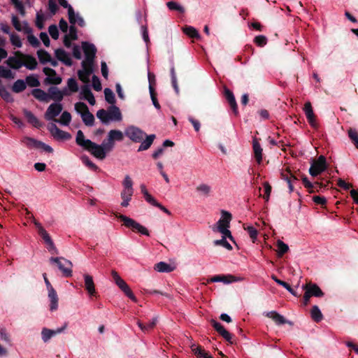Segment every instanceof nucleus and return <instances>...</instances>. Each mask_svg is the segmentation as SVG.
<instances>
[{"label": "nucleus", "instance_id": "f257e3e1", "mask_svg": "<svg viewBox=\"0 0 358 358\" xmlns=\"http://www.w3.org/2000/svg\"><path fill=\"white\" fill-rule=\"evenodd\" d=\"M125 135L134 142H141L138 149V152L148 150L155 138V134H150L147 136L146 138L143 141L145 136V134L141 129L134 126L128 127L125 129Z\"/></svg>", "mask_w": 358, "mask_h": 358}, {"label": "nucleus", "instance_id": "f03ea898", "mask_svg": "<svg viewBox=\"0 0 358 358\" xmlns=\"http://www.w3.org/2000/svg\"><path fill=\"white\" fill-rule=\"evenodd\" d=\"M76 141L78 145L90 152L96 158L99 159H104L103 152H102L101 148L99 147V145L96 144L89 139H85L84 134L81 130L78 131Z\"/></svg>", "mask_w": 358, "mask_h": 358}, {"label": "nucleus", "instance_id": "7ed1b4c3", "mask_svg": "<svg viewBox=\"0 0 358 358\" xmlns=\"http://www.w3.org/2000/svg\"><path fill=\"white\" fill-rule=\"evenodd\" d=\"M96 116L105 124H108L110 122H120L122 120L120 108L115 105L110 106L107 110H99L96 113Z\"/></svg>", "mask_w": 358, "mask_h": 358}, {"label": "nucleus", "instance_id": "20e7f679", "mask_svg": "<svg viewBox=\"0 0 358 358\" xmlns=\"http://www.w3.org/2000/svg\"><path fill=\"white\" fill-rule=\"evenodd\" d=\"M231 218L232 216L229 212L224 210H222L221 217L216 223V225L213 227V230L221 233L222 235L228 236V238L233 241L231 231L229 230Z\"/></svg>", "mask_w": 358, "mask_h": 358}, {"label": "nucleus", "instance_id": "39448f33", "mask_svg": "<svg viewBox=\"0 0 358 358\" xmlns=\"http://www.w3.org/2000/svg\"><path fill=\"white\" fill-rule=\"evenodd\" d=\"M122 140L123 134L121 131L115 129L110 130L108 134L107 138L99 145V147L101 148L102 152H103L104 158L107 152H110L113 148L115 141H121Z\"/></svg>", "mask_w": 358, "mask_h": 358}, {"label": "nucleus", "instance_id": "423d86ee", "mask_svg": "<svg viewBox=\"0 0 358 358\" xmlns=\"http://www.w3.org/2000/svg\"><path fill=\"white\" fill-rule=\"evenodd\" d=\"M116 217H117L120 220L123 222V224L128 229H130L134 232L140 233L141 234L149 236L150 233L148 229L141 225L140 223L137 222L134 219L129 217L126 215L122 214H116Z\"/></svg>", "mask_w": 358, "mask_h": 358}, {"label": "nucleus", "instance_id": "0eeeda50", "mask_svg": "<svg viewBox=\"0 0 358 358\" xmlns=\"http://www.w3.org/2000/svg\"><path fill=\"white\" fill-rule=\"evenodd\" d=\"M116 217H117L120 220L123 222V224L128 229H130L134 232L140 233L141 234L149 236L150 233L148 229L141 225L140 223L137 222L134 219L129 217L126 215L122 214H116Z\"/></svg>", "mask_w": 358, "mask_h": 358}, {"label": "nucleus", "instance_id": "6e6552de", "mask_svg": "<svg viewBox=\"0 0 358 358\" xmlns=\"http://www.w3.org/2000/svg\"><path fill=\"white\" fill-rule=\"evenodd\" d=\"M76 111L80 115L83 122L87 126H92L94 122V115L90 112L87 106L83 102H78L75 104Z\"/></svg>", "mask_w": 358, "mask_h": 358}, {"label": "nucleus", "instance_id": "1a4fd4ad", "mask_svg": "<svg viewBox=\"0 0 358 358\" xmlns=\"http://www.w3.org/2000/svg\"><path fill=\"white\" fill-rule=\"evenodd\" d=\"M111 275L113 281L117 286L124 293V294L129 297L131 301L136 302L137 299L133 294L129 285L127 282L120 276V275L115 271H112Z\"/></svg>", "mask_w": 358, "mask_h": 358}, {"label": "nucleus", "instance_id": "9d476101", "mask_svg": "<svg viewBox=\"0 0 358 358\" xmlns=\"http://www.w3.org/2000/svg\"><path fill=\"white\" fill-rule=\"evenodd\" d=\"M51 264H56L58 268L62 272L65 277H69L72 275V263L71 262L63 257H51L50 259Z\"/></svg>", "mask_w": 358, "mask_h": 358}, {"label": "nucleus", "instance_id": "9b49d317", "mask_svg": "<svg viewBox=\"0 0 358 358\" xmlns=\"http://www.w3.org/2000/svg\"><path fill=\"white\" fill-rule=\"evenodd\" d=\"M326 168V159L323 155H320L317 159L312 162L309 169V173L312 176H317L323 172Z\"/></svg>", "mask_w": 358, "mask_h": 358}, {"label": "nucleus", "instance_id": "f8f14e48", "mask_svg": "<svg viewBox=\"0 0 358 358\" xmlns=\"http://www.w3.org/2000/svg\"><path fill=\"white\" fill-rule=\"evenodd\" d=\"M62 109H63V107L60 103H51L48 106V108L45 113V118L49 121L50 120L56 121L55 117L60 114Z\"/></svg>", "mask_w": 358, "mask_h": 358}, {"label": "nucleus", "instance_id": "ddd939ff", "mask_svg": "<svg viewBox=\"0 0 358 358\" xmlns=\"http://www.w3.org/2000/svg\"><path fill=\"white\" fill-rule=\"evenodd\" d=\"M82 48L85 56V58L83 62H85L87 64H93L94 58L96 51L95 46L93 44L89 43L87 42H83L82 43Z\"/></svg>", "mask_w": 358, "mask_h": 358}, {"label": "nucleus", "instance_id": "4468645a", "mask_svg": "<svg viewBox=\"0 0 358 358\" xmlns=\"http://www.w3.org/2000/svg\"><path fill=\"white\" fill-rule=\"evenodd\" d=\"M83 69L78 71V77L85 83L90 82V78L93 72V64L82 62Z\"/></svg>", "mask_w": 358, "mask_h": 358}, {"label": "nucleus", "instance_id": "2eb2a0df", "mask_svg": "<svg viewBox=\"0 0 358 358\" xmlns=\"http://www.w3.org/2000/svg\"><path fill=\"white\" fill-rule=\"evenodd\" d=\"M52 136L57 140H69L71 136L68 132L61 130L56 124H52L49 127Z\"/></svg>", "mask_w": 358, "mask_h": 358}, {"label": "nucleus", "instance_id": "dca6fc26", "mask_svg": "<svg viewBox=\"0 0 358 358\" xmlns=\"http://www.w3.org/2000/svg\"><path fill=\"white\" fill-rule=\"evenodd\" d=\"M15 55H19L22 58L23 62V66H24L28 69L34 70L36 68L37 62L34 57L28 55H24L19 51L16 52Z\"/></svg>", "mask_w": 358, "mask_h": 358}, {"label": "nucleus", "instance_id": "f3484780", "mask_svg": "<svg viewBox=\"0 0 358 358\" xmlns=\"http://www.w3.org/2000/svg\"><path fill=\"white\" fill-rule=\"evenodd\" d=\"M242 278H236L232 275H217L211 278L208 282H222L224 284H229L234 282L241 280Z\"/></svg>", "mask_w": 358, "mask_h": 358}, {"label": "nucleus", "instance_id": "a211bd4d", "mask_svg": "<svg viewBox=\"0 0 358 358\" xmlns=\"http://www.w3.org/2000/svg\"><path fill=\"white\" fill-rule=\"evenodd\" d=\"M12 24L15 29L18 31H23L24 33L31 32L32 29L29 26L26 21L20 22L18 17L15 15H12Z\"/></svg>", "mask_w": 358, "mask_h": 358}, {"label": "nucleus", "instance_id": "6ab92c4d", "mask_svg": "<svg viewBox=\"0 0 358 358\" xmlns=\"http://www.w3.org/2000/svg\"><path fill=\"white\" fill-rule=\"evenodd\" d=\"M303 111L310 126L313 128H317V123L310 102L308 101L305 103Z\"/></svg>", "mask_w": 358, "mask_h": 358}, {"label": "nucleus", "instance_id": "aec40b11", "mask_svg": "<svg viewBox=\"0 0 358 358\" xmlns=\"http://www.w3.org/2000/svg\"><path fill=\"white\" fill-rule=\"evenodd\" d=\"M39 235L43 239L44 242L48 245V250L52 254L57 253V249L54 245L52 240L51 239L50 235L46 231L45 229H41L40 232H38Z\"/></svg>", "mask_w": 358, "mask_h": 358}, {"label": "nucleus", "instance_id": "412c9836", "mask_svg": "<svg viewBox=\"0 0 358 358\" xmlns=\"http://www.w3.org/2000/svg\"><path fill=\"white\" fill-rule=\"evenodd\" d=\"M43 73L47 76L46 79L48 83L58 85L62 82V78L57 75L55 70L48 67H45L43 68Z\"/></svg>", "mask_w": 358, "mask_h": 358}, {"label": "nucleus", "instance_id": "4be33fe9", "mask_svg": "<svg viewBox=\"0 0 358 358\" xmlns=\"http://www.w3.org/2000/svg\"><path fill=\"white\" fill-rule=\"evenodd\" d=\"M83 277L85 281V287L87 293L90 296H95L96 292L92 277L89 274H85Z\"/></svg>", "mask_w": 358, "mask_h": 358}, {"label": "nucleus", "instance_id": "5701e85b", "mask_svg": "<svg viewBox=\"0 0 358 358\" xmlns=\"http://www.w3.org/2000/svg\"><path fill=\"white\" fill-rule=\"evenodd\" d=\"M303 288L307 291L311 296L320 297L324 295L322 291L316 284L308 283L303 286Z\"/></svg>", "mask_w": 358, "mask_h": 358}, {"label": "nucleus", "instance_id": "b1692460", "mask_svg": "<svg viewBox=\"0 0 358 358\" xmlns=\"http://www.w3.org/2000/svg\"><path fill=\"white\" fill-rule=\"evenodd\" d=\"M48 296L50 301V310H56L58 308V296L54 288L48 290Z\"/></svg>", "mask_w": 358, "mask_h": 358}, {"label": "nucleus", "instance_id": "393cba45", "mask_svg": "<svg viewBox=\"0 0 358 358\" xmlns=\"http://www.w3.org/2000/svg\"><path fill=\"white\" fill-rule=\"evenodd\" d=\"M55 53L57 59L63 62L64 64L67 66H71L72 64L70 55L64 50L57 49L55 50Z\"/></svg>", "mask_w": 358, "mask_h": 358}, {"label": "nucleus", "instance_id": "a878e982", "mask_svg": "<svg viewBox=\"0 0 358 358\" xmlns=\"http://www.w3.org/2000/svg\"><path fill=\"white\" fill-rule=\"evenodd\" d=\"M81 98L87 101L90 105L95 104V98L88 86H84L80 91Z\"/></svg>", "mask_w": 358, "mask_h": 358}, {"label": "nucleus", "instance_id": "bb28decb", "mask_svg": "<svg viewBox=\"0 0 358 358\" xmlns=\"http://www.w3.org/2000/svg\"><path fill=\"white\" fill-rule=\"evenodd\" d=\"M6 64L8 66L14 69H19L23 66L22 58L16 55L15 57H9L6 60Z\"/></svg>", "mask_w": 358, "mask_h": 358}, {"label": "nucleus", "instance_id": "cd10ccee", "mask_svg": "<svg viewBox=\"0 0 358 358\" xmlns=\"http://www.w3.org/2000/svg\"><path fill=\"white\" fill-rule=\"evenodd\" d=\"M50 100L59 103L64 98V93L57 87H50L49 90Z\"/></svg>", "mask_w": 358, "mask_h": 358}, {"label": "nucleus", "instance_id": "c85d7f7f", "mask_svg": "<svg viewBox=\"0 0 358 358\" xmlns=\"http://www.w3.org/2000/svg\"><path fill=\"white\" fill-rule=\"evenodd\" d=\"M176 266L174 265L160 262L155 265V270L160 273H169L174 271Z\"/></svg>", "mask_w": 358, "mask_h": 358}, {"label": "nucleus", "instance_id": "c756f323", "mask_svg": "<svg viewBox=\"0 0 358 358\" xmlns=\"http://www.w3.org/2000/svg\"><path fill=\"white\" fill-rule=\"evenodd\" d=\"M134 194V189H123L121 192V198L122 201L121 206L122 207H127L129 205V202L131 200Z\"/></svg>", "mask_w": 358, "mask_h": 358}, {"label": "nucleus", "instance_id": "7c9ffc66", "mask_svg": "<svg viewBox=\"0 0 358 358\" xmlns=\"http://www.w3.org/2000/svg\"><path fill=\"white\" fill-rule=\"evenodd\" d=\"M266 316L272 319L277 324H283L285 323L291 324V322H287L282 315L275 311L268 312L266 313Z\"/></svg>", "mask_w": 358, "mask_h": 358}, {"label": "nucleus", "instance_id": "2f4dec72", "mask_svg": "<svg viewBox=\"0 0 358 358\" xmlns=\"http://www.w3.org/2000/svg\"><path fill=\"white\" fill-rule=\"evenodd\" d=\"M67 324H64L62 327L59 328H57L56 329H49L44 328L42 330L41 335L42 336H55L56 334H65V329H66Z\"/></svg>", "mask_w": 358, "mask_h": 358}, {"label": "nucleus", "instance_id": "473e14b6", "mask_svg": "<svg viewBox=\"0 0 358 358\" xmlns=\"http://www.w3.org/2000/svg\"><path fill=\"white\" fill-rule=\"evenodd\" d=\"M23 113L29 123L31 124L36 128L41 127V123L40 121L31 111L28 110H24Z\"/></svg>", "mask_w": 358, "mask_h": 358}, {"label": "nucleus", "instance_id": "72a5a7b5", "mask_svg": "<svg viewBox=\"0 0 358 358\" xmlns=\"http://www.w3.org/2000/svg\"><path fill=\"white\" fill-rule=\"evenodd\" d=\"M32 95L38 100L43 102L50 101V96L41 89H34L32 91Z\"/></svg>", "mask_w": 358, "mask_h": 358}, {"label": "nucleus", "instance_id": "f704fd0d", "mask_svg": "<svg viewBox=\"0 0 358 358\" xmlns=\"http://www.w3.org/2000/svg\"><path fill=\"white\" fill-rule=\"evenodd\" d=\"M253 151L257 162L260 164L262 160V148L257 139L253 140Z\"/></svg>", "mask_w": 358, "mask_h": 358}, {"label": "nucleus", "instance_id": "c9c22d12", "mask_svg": "<svg viewBox=\"0 0 358 358\" xmlns=\"http://www.w3.org/2000/svg\"><path fill=\"white\" fill-rule=\"evenodd\" d=\"M196 191L201 196H208L211 192V187L207 184L201 183L196 187Z\"/></svg>", "mask_w": 358, "mask_h": 358}, {"label": "nucleus", "instance_id": "e433bc0d", "mask_svg": "<svg viewBox=\"0 0 358 358\" xmlns=\"http://www.w3.org/2000/svg\"><path fill=\"white\" fill-rule=\"evenodd\" d=\"M27 87V84L24 80H17L12 86V91L15 93L23 92Z\"/></svg>", "mask_w": 358, "mask_h": 358}, {"label": "nucleus", "instance_id": "4c0bfd02", "mask_svg": "<svg viewBox=\"0 0 358 358\" xmlns=\"http://www.w3.org/2000/svg\"><path fill=\"white\" fill-rule=\"evenodd\" d=\"M191 350L196 358H203L207 353L202 346L196 344H192Z\"/></svg>", "mask_w": 358, "mask_h": 358}, {"label": "nucleus", "instance_id": "58836bf2", "mask_svg": "<svg viewBox=\"0 0 358 358\" xmlns=\"http://www.w3.org/2000/svg\"><path fill=\"white\" fill-rule=\"evenodd\" d=\"M224 94H225V97L227 99L231 107L236 112V109H237V104H236L235 97H234L233 93L229 89L225 88L224 89Z\"/></svg>", "mask_w": 358, "mask_h": 358}, {"label": "nucleus", "instance_id": "ea45409f", "mask_svg": "<svg viewBox=\"0 0 358 358\" xmlns=\"http://www.w3.org/2000/svg\"><path fill=\"white\" fill-rule=\"evenodd\" d=\"M282 178L286 180L288 185L289 192H292L294 190L293 183L297 180L296 177L292 176L291 173L287 172V173H282Z\"/></svg>", "mask_w": 358, "mask_h": 358}, {"label": "nucleus", "instance_id": "a19ab883", "mask_svg": "<svg viewBox=\"0 0 358 358\" xmlns=\"http://www.w3.org/2000/svg\"><path fill=\"white\" fill-rule=\"evenodd\" d=\"M0 96L7 102H13V98L8 90L0 82Z\"/></svg>", "mask_w": 358, "mask_h": 358}, {"label": "nucleus", "instance_id": "79ce46f5", "mask_svg": "<svg viewBox=\"0 0 358 358\" xmlns=\"http://www.w3.org/2000/svg\"><path fill=\"white\" fill-rule=\"evenodd\" d=\"M71 121V115L68 111H64L59 120H56V122H59L62 125L68 126Z\"/></svg>", "mask_w": 358, "mask_h": 358}, {"label": "nucleus", "instance_id": "37998d69", "mask_svg": "<svg viewBox=\"0 0 358 358\" xmlns=\"http://www.w3.org/2000/svg\"><path fill=\"white\" fill-rule=\"evenodd\" d=\"M37 55L40 62L43 64L48 63V62L50 61V58L52 57L50 54L43 50H38Z\"/></svg>", "mask_w": 358, "mask_h": 358}, {"label": "nucleus", "instance_id": "c03bdc74", "mask_svg": "<svg viewBox=\"0 0 358 358\" xmlns=\"http://www.w3.org/2000/svg\"><path fill=\"white\" fill-rule=\"evenodd\" d=\"M58 2L62 7L68 8L69 20L72 22L74 16V10L73 8L68 3L66 0H58Z\"/></svg>", "mask_w": 358, "mask_h": 358}, {"label": "nucleus", "instance_id": "a18cd8bd", "mask_svg": "<svg viewBox=\"0 0 358 358\" xmlns=\"http://www.w3.org/2000/svg\"><path fill=\"white\" fill-rule=\"evenodd\" d=\"M22 142L28 148H38V144L40 141L35 140L34 138L30 137H24L22 140Z\"/></svg>", "mask_w": 358, "mask_h": 358}, {"label": "nucleus", "instance_id": "49530a36", "mask_svg": "<svg viewBox=\"0 0 358 358\" xmlns=\"http://www.w3.org/2000/svg\"><path fill=\"white\" fill-rule=\"evenodd\" d=\"M311 313V317L313 320L316 322H319L322 319V314L317 306H314L310 311Z\"/></svg>", "mask_w": 358, "mask_h": 358}, {"label": "nucleus", "instance_id": "de8ad7c7", "mask_svg": "<svg viewBox=\"0 0 358 358\" xmlns=\"http://www.w3.org/2000/svg\"><path fill=\"white\" fill-rule=\"evenodd\" d=\"M10 41L11 44L16 48H21L22 45L20 36L15 33L10 34Z\"/></svg>", "mask_w": 358, "mask_h": 358}, {"label": "nucleus", "instance_id": "09e8293b", "mask_svg": "<svg viewBox=\"0 0 358 358\" xmlns=\"http://www.w3.org/2000/svg\"><path fill=\"white\" fill-rule=\"evenodd\" d=\"M104 95H105L106 101L108 103L113 104V105L115 103V94L110 89L106 88L104 90Z\"/></svg>", "mask_w": 358, "mask_h": 358}, {"label": "nucleus", "instance_id": "8fccbe9b", "mask_svg": "<svg viewBox=\"0 0 358 358\" xmlns=\"http://www.w3.org/2000/svg\"><path fill=\"white\" fill-rule=\"evenodd\" d=\"M277 248L278 256H282V255L286 253L289 250L288 245L280 240L277 241Z\"/></svg>", "mask_w": 358, "mask_h": 358}, {"label": "nucleus", "instance_id": "3c124183", "mask_svg": "<svg viewBox=\"0 0 358 358\" xmlns=\"http://www.w3.org/2000/svg\"><path fill=\"white\" fill-rule=\"evenodd\" d=\"M244 229L246 230L252 239V242L255 243L257 240L258 232L257 230L252 226L244 227Z\"/></svg>", "mask_w": 358, "mask_h": 358}, {"label": "nucleus", "instance_id": "603ef678", "mask_svg": "<svg viewBox=\"0 0 358 358\" xmlns=\"http://www.w3.org/2000/svg\"><path fill=\"white\" fill-rule=\"evenodd\" d=\"M228 238V236L222 235V238L220 240H216L214 241V244L215 245H222L227 250H231L232 247L229 244V243L226 240Z\"/></svg>", "mask_w": 358, "mask_h": 358}, {"label": "nucleus", "instance_id": "864d4df0", "mask_svg": "<svg viewBox=\"0 0 358 358\" xmlns=\"http://www.w3.org/2000/svg\"><path fill=\"white\" fill-rule=\"evenodd\" d=\"M45 20L44 14L41 12H37L36 13V25L39 29H42L44 27V21Z\"/></svg>", "mask_w": 358, "mask_h": 358}, {"label": "nucleus", "instance_id": "5fc2aeb1", "mask_svg": "<svg viewBox=\"0 0 358 358\" xmlns=\"http://www.w3.org/2000/svg\"><path fill=\"white\" fill-rule=\"evenodd\" d=\"M183 31L191 38H198L199 36L198 31L192 27H185Z\"/></svg>", "mask_w": 358, "mask_h": 358}, {"label": "nucleus", "instance_id": "6e6d98bb", "mask_svg": "<svg viewBox=\"0 0 358 358\" xmlns=\"http://www.w3.org/2000/svg\"><path fill=\"white\" fill-rule=\"evenodd\" d=\"M348 136L355 147L358 149V132L354 129H350L348 130Z\"/></svg>", "mask_w": 358, "mask_h": 358}, {"label": "nucleus", "instance_id": "4d7b16f0", "mask_svg": "<svg viewBox=\"0 0 358 358\" xmlns=\"http://www.w3.org/2000/svg\"><path fill=\"white\" fill-rule=\"evenodd\" d=\"M166 5L170 10H178L181 13L185 12V8L175 1H169Z\"/></svg>", "mask_w": 358, "mask_h": 358}, {"label": "nucleus", "instance_id": "13d9d810", "mask_svg": "<svg viewBox=\"0 0 358 358\" xmlns=\"http://www.w3.org/2000/svg\"><path fill=\"white\" fill-rule=\"evenodd\" d=\"M157 322V318H153L152 322H149L148 325H143L142 323L138 322V326L141 329L143 333L147 334L148 333V330L150 329L153 328V327L155 325Z\"/></svg>", "mask_w": 358, "mask_h": 358}, {"label": "nucleus", "instance_id": "bf43d9fd", "mask_svg": "<svg viewBox=\"0 0 358 358\" xmlns=\"http://www.w3.org/2000/svg\"><path fill=\"white\" fill-rule=\"evenodd\" d=\"M271 278L276 282L278 283V285L282 286L284 288H285L288 292H289L291 294L295 295V293L294 292L293 289H292V287L289 286V284H287V282L282 281V280H280L279 279H278L276 278L275 275H272L271 276Z\"/></svg>", "mask_w": 358, "mask_h": 358}, {"label": "nucleus", "instance_id": "052dcab7", "mask_svg": "<svg viewBox=\"0 0 358 358\" xmlns=\"http://www.w3.org/2000/svg\"><path fill=\"white\" fill-rule=\"evenodd\" d=\"M26 84L30 87H38L40 85V83L36 77L34 76H29L26 78Z\"/></svg>", "mask_w": 358, "mask_h": 358}, {"label": "nucleus", "instance_id": "680f3d73", "mask_svg": "<svg viewBox=\"0 0 358 358\" xmlns=\"http://www.w3.org/2000/svg\"><path fill=\"white\" fill-rule=\"evenodd\" d=\"M212 325L217 331L221 336H229L227 331L224 329L220 323L217 321L213 320Z\"/></svg>", "mask_w": 358, "mask_h": 358}, {"label": "nucleus", "instance_id": "e2e57ef3", "mask_svg": "<svg viewBox=\"0 0 358 358\" xmlns=\"http://www.w3.org/2000/svg\"><path fill=\"white\" fill-rule=\"evenodd\" d=\"M26 34H27V41L29 44L34 48L38 47L40 44L39 41L35 36L32 34V31Z\"/></svg>", "mask_w": 358, "mask_h": 358}, {"label": "nucleus", "instance_id": "0e129e2a", "mask_svg": "<svg viewBox=\"0 0 358 358\" xmlns=\"http://www.w3.org/2000/svg\"><path fill=\"white\" fill-rule=\"evenodd\" d=\"M123 189H134L133 182L129 176L127 175L122 182Z\"/></svg>", "mask_w": 358, "mask_h": 358}, {"label": "nucleus", "instance_id": "69168bd1", "mask_svg": "<svg viewBox=\"0 0 358 358\" xmlns=\"http://www.w3.org/2000/svg\"><path fill=\"white\" fill-rule=\"evenodd\" d=\"M254 41L258 46L263 47L267 43V38L265 36L259 35L255 38Z\"/></svg>", "mask_w": 358, "mask_h": 358}, {"label": "nucleus", "instance_id": "338daca9", "mask_svg": "<svg viewBox=\"0 0 358 358\" xmlns=\"http://www.w3.org/2000/svg\"><path fill=\"white\" fill-rule=\"evenodd\" d=\"M81 160L84 164L88 166L90 169L92 170H96L98 167L95 164H94L87 157L83 156L81 157Z\"/></svg>", "mask_w": 358, "mask_h": 358}, {"label": "nucleus", "instance_id": "774afa93", "mask_svg": "<svg viewBox=\"0 0 358 358\" xmlns=\"http://www.w3.org/2000/svg\"><path fill=\"white\" fill-rule=\"evenodd\" d=\"M50 35L53 39H57L59 37V31L57 27L55 24H52L48 28Z\"/></svg>", "mask_w": 358, "mask_h": 358}]
</instances>
